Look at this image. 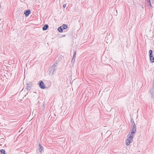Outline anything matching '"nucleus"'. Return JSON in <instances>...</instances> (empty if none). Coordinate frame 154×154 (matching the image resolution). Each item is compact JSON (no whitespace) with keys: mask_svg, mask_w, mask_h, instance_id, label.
I'll return each mask as SVG.
<instances>
[{"mask_svg":"<svg viewBox=\"0 0 154 154\" xmlns=\"http://www.w3.org/2000/svg\"><path fill=\"white\" fill-rule=\"evenodd\" d=\"M131 121L132 123V126H131V129L129 132L130 135L126 140L127 146L129 145L131 143L132 140V138H133V136L135 134L136 131V125L132 119H131Z\"/></svg>","mask_w":154,"mask_h":154,"instance_id":"obj_1","label":"nucleus"},{"mask_svg":"<svg viewBox=\"0 0 154 154\" xmlns=\"http://www.w3.org/2000/svg\"><path fill=\"white\" fill-rule=\"evenodd\" d=\"M57 63H54L52 66L49 68V69L50 73L53 74L54 72L57 68Z\"/></svg>","mask_w":154,"mask_h":154,"instance_id":"obj_2","label":"nucleus"},{"mask_svg":"<svg viewBox=\"0 0 154 154\" xmlns=\"http://www.w3.org/2000/svg\"><path fill=\"white\" fill-rule=\"evenodd\" d=\"M149 57L150 60V62L151 63H153L154 62V57L152 54V51L151 50H149Z\"/></svg>","mask_w":154,"mask_h":154,"instance_id":"obj_3","label":"nucleus"},{"mask_svg":"<svg viewBox=\"0 0 154 154\" xmlns=\"http://www.w3.org/2000/svg\"><path fill=\"white\" fill-rule=\"evenodd\" d=\"M151 97L154 98V78L153 80L152 86V89L149 91Z\"/></svg>","mask_w":154,"mask_h":154,"instance_id":"obj_4","label":"nucleus"},{"mask_svg":"<svg viewBox=\"0 0 154 154\" xmlns=\"http://www.w3.org/2000/svg\"><path fill=\"white\" fill-rule=\"evenodd\" d=\"M39 85L41 88L45 89V87L44 85V83L42 81H40L39 82Z\"/></svg>","mask_w":154,"mask_h":154,"instance_id":"obj_5","label":"nucleus"},{"mask_svg":"<svg viewBox=\"0 0 154 154\" xmlns=\"http://www.w3.org/2000/svg\"><path fill=\"white\" fill-rule=\"evenodd\" d=\"M31 11L30 10H25L24 13V14L25 15L26 17L28 16L30 14Z\"/></svg>","mask_w":154,"mask_h":154,"instance_id":"obj_6","label":"nucleus"},{"mask_svg":"<svg viewBox=\"0 0 154 154\" xmlns=\"http://www.w3.org/2000/svg\"><path fill=\"white\" fill-rule=\"evenodd\" d=\"M48 25L45 24L43 26V27L42 28V29L44 30H46L48 28Z\"/></svg>","mask_w":154,"mask_h":154,"instance_id":"obj_7","label":"nucleus"},{"mask_svg":"<svg viewBox=\"0 0 154 154\" xmlns=\"http://www.w3.org/2000/svg\"><path fill=\"white\" fill-rule=\"evenodd\" d=\"M39 152H41L43 150V147H42V146L41 145V144L40 143H39Z\"/></svg>","mask_w":154,"mask_h":154,"instance_id":"obj_8","label":"nucleus"},{"mask_svg":"<svg viewBox=\"0 0 154 154\" xmlns=\"http://www.w3.org/2000/svg\"><path fill=\"white\" fill-rule=\"evenodd\" d=\"M32 87L31 84H28L27 86V90H30L31 89Z\"/></svg>","mask_w":154,"mask_h":154,"instance_id":"obj_9","label":"nucleus"},{"mask_svg":"<svg viewBox=\"0 0 154 154\" xmlns=\"http://www.w3.org/2000/svg\"><path fill=\"white\" fill-rule=\"evenodd\" d=\"M61 27H62L63 29H66L67 28L68 26L67 25L63 24L61 26Z\"/></svg>","mask_w":154,"mask_h":154,"instance_id":"obj_10","label":"nucleus"},{"mask_svg":"<svg viewBox=\"0 0 154 154\" xmlns=\"http://www.w3.org/2000/svg\"><path fill=\"white\" fill-rule=\"evenodd\" d=\"M57 30L59 32H62L63 31V29L62 28V27H61V26L58 27V28Z\"/></svg>","mask_w":154,"mask_h":154,"instance_id":"obj_11","label":"nucleus"},{"mask_svg":"<svg viewBox=\"0 0 154 154\" xmlns=\"http://www.w3.org/2000/svg\"><path fill=\"white\" fill-rule=\"evenodd\" d=\"M1 153L2 154H5V151L3 149H2L0 150Z\"/></svg>","mask_w":154,"mask_h":154,"instance_id":"obj_12","label":"nucleus"},{"mask_svg":"<svg viewBox=\"0 0 154 154\" xmlns=\"http://www.w3.org/2000/svg\"><path fill=\"white\" fill-rule=\"evenodd\" d=\"M76 52L75 51H74V54L72 58L75 59V55H76Z\"/></svg>","mask_w":154,"mask_h":154,"instance_id":"obj_13","label":"nucleus"},{"mask_svg":"<svg viewBox=\"0 0 154 154\" xmlns=\"http://www.w3.org/2000/svg\"><path fill=\"white\" fill-rule=\"evenodd\" d=\"M66 6V4H64L63 5V8H65Z\"/></svg>","mask_w":154,"mask_h":154,"instance_id":"obj_14","label":"nucleus"},{"mask_svg":"<svg viewBox=\"0 0 154 154\" xmlns=\"http://www.w3.org/2000/svg\"><path fill=\"white\" fill-rule=\"evenodd\" d=\"M75 61V59L72 58V62L73 61V62Z\"/></svg>","mask_w":154,"mask_h":154,"instance_id":"obj_15","label":"nucleus"},{"mask_svg":"<svg viewBox=\"0 0 154 154\" xmlns=\"http://www.w3.org/2000/svg\"><path fill=\"white\" fill-rule=\"evenodd\" d=\"M147 2L150 3V0H147Z\"/></svg>","mask_w":154,"mask_h":154,"instance_id":"obj_16","label":"nucleus"},{"mask_svg":"<svg viewBox=\"0 0 154 154\" xmlns=\"http://www.w3.org/2000/svg\"><path fill=\"white\" fill-rule=\"evenodd\" d=\"M150 3V5L151 6V3Z\"/></svg>","mask_w":154,"mask_h":154,"instance_id":"obj_17","label":"nucleus"},{"mask_svg":"<svg viewBox=\"0 0 154 154\" xmlns=\"http://www.w3.org/2000/svg\"><path fill=\"white\" fill-rule=\"evenodd\" d=\"M128 135H129V134H128V135H127V136H128Z\"/></svg>","mask_w":154,"mask_h":154,"instance_id":"obj_18","label":"nucleus"},{"mask_svg":"<svg viewBox=\"0 0 154 154\" xmlns=\"http://www.w3.org/2000/svg\"><path fill=\"white\" fill-rule=\"evenodd\" d=\"M128 135H129V134H128V135H127V136H128Z\"/></svg>","mask_w":154,"mask_h":154,"instance_id":"obj_19","label":"nucleus"},{"mask_svg":"<svg viewBox=\"0 0 154 154\" xmlns=\"http://www.w3.org/2000/svg\"><path fill=\"white\" fill-rule=\"evenodd\" d=\"M128 135H129V134H128V135H127V136H128Z\"/></svg>","mask_w":154,"mask_h":154,"instance_id":"obj_20","label":"nucleus"}]
</instances>
